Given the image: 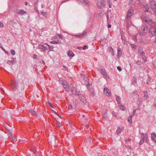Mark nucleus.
Instances as JSON below:
<instances>
[{
  "label": "nucleus",
  "instance_id": "obj_41",
  "mask_svg": "<svg viewBox=\"0 0 156 156\" xmlns=\"http://www.w3.org/2000/svg\"><path fill=\"white\" fill-rule=\"evenodd\" d=\"M56 124L58 126V127L59 128L61 126L60 123L58 121H56Z\"/></svg>",
  "mask_w": 156,
  "mask_h": 156
},
{
  "label": "nucleus",
  "instance_id": "obj_35",
  "mask_svg": "<svg viewBox=\"0 0 156 156\" xmlns=\"http://www.w3.org/2000/svg\"><path fill=\"white\" fill-rule=\"evenodd\" d=\"M95 94H94V92L93 90H92L91 91H90V95L92 97H93L94 96Z\"/></svg>",
  "mask_w": 156,
  "mask_h": 156
},
{
  "label": "nucleus",
  "instance_id": "obj_55",
  "mask_svg": "<svg viewBox=\"0 0 156 156\" xmlns=\"http://www.w3.org/2000/svg\"><path fill=\"white\" fill-rule=\"evenodd\" d=\"M131 139H125V142H128V141H131Z\"/></svg>",
  "mask_w": 156,
  "mask_h": 156
},
{
  "label": "nucleus",
  "instance_id": "obj_52",
  "mask_svg": "<svg viewBox=\"0 0 156 156\" xmlns=\"http://www.w3.org/2000/svg\"><path fill=\"white\" fill-rule=\"evenodd\" d=\"M144 140H141L140 142V144L141 145L144 142Z\"/></svg>",
  "mask_w": 156,
  "mask_h": 156
},
{
  "label": "nucleus",
  "instance_id": "obj_25",
  "mask_svg": "<svg viewBox=\"0 0 156 156\" xmlns=\"http://www.w3.org/2000/svg\"><path fill=\"white\" fill-rule=\"evenodd\" d=\"M118 105L119 108L122 110H124L126 109V107L124 105H121V104Z\"/></svg>",
  "mask_w": 156,
  "mask_h": 156
},
{
  "label": "nucleus",
  "instance_id": "obj_59",
  "mask_svg": "<svg viewBox=\"0 0 156 156\" xmlns=\"http://www.w3.org/2000/svg\"><path fill=\"white\" fill-rule=\"evenodd\" d=\"M134 115V114H133V115H131L129 117L132 119Z\"/></svg>",
  "mask_w": 156,
  "mask_h": 156
},
{
  "label": "nucleus",
  "instance_id": "obj_13",
  "mask_svg": "<svg viewBox=\"0 0 156 156\" xmlns=\"http://www.w3.org/2000/svg\"><path fill=\"white\" fill-rule=\"evenodd\" d=\"M7 133L9 137L11 139L13 140V141H16V139L12 136V133L10 130H8Z\"/></svg>",
  "mask_w": 156,
  "mask_h": 156
},
{
  "label": "nucleus",
  "instance_id": "obj_57",
  "mask_svg": "<svg viewBox=\"0 0 156 156\" xmlns=\"http://www.w3.org/2000/svg\"><path fill=\"white\" fill-rule=\"evenodd\" d=\"M90 86V85H89V83H88V84L87 85V88L89 90H90V89L89 88Z\"/></svg>",
  "mask_w": 156,
  "mask_h": 156
},
{
  "label": "nucleus",
  "instance_id": "obj_15",
  "mask_svg": "<svg viewBox=\"0 0 156 156\" xmlns=\"http://www.w3.org/2000/svg\"><path fill=\"white\" fill-rule=\"evenodd\" d=\"M100 72L104 76L106 79H108L109 77L107 74L106 73L105 69H101Z\"/></svg>",
  "mask_w": 156,
  "mask_h": 156
},
{
  "label": "nucleus",
  "instance_id": "obj_64",
  "mask_svg": "<svg viewBox=\"0 0 156 156\" xmlns=\"http://www.w3.org/2000/svg\"><path fill=\"white\" fill-rule=\"evenodd\" d=\"M153 66L155 68H156V64L155 63H154L153 64Z\"/></svg>",
  "mask_w": 156,
  "mask_h": 156
},
{
  "label": "nucleus",
  "instance_id": "obj_14",
  "mask_svg": "<svg viewBox=\"0 0 156 156\" xmlns=\"http://www.w3.org/2000/svg\"><path fill=\"white\" fill-rule=\"evenodd\" d=\"M79 98L83 103L85 104L86 101V99L83 95L80 94L79 96Z\"/></svg>",
  "mask_w": 156,
  "mask_h": 156
},
{
  "label": "nucleus",
  "instance_id": "obj_2",
  "mask_svg": "<svg viewBox=\"0 0 156 156\" xmlns=\"http://www.w3.org/2000/svg\"><path fill=\"white\" fill-rule=\"evenodd\" d=\"M58 81L59 83L63 85L65 89L66 90L68 89L69 87V85L67 81L65 80L62 78H60L58 80Z\"/></svg>",
  "mask_w": 156,
  "mask_h": 156
},
{
  "label": "nucleus",
  "instance_id": "obj_9",
  "mask_svg": "<svg viewBox=\"0 0 156 156\" xmlns=\"http://www.w3.org/2000/svg\"><path fill=\"white\" fill-rule=\"evenodd\" d=\"M134 12L133 10L132 9H129L128 12L126 15V19H129Z\"/></svg>",
  "mask_w": 156,
  "mask_h": 156
},
{
  "label": "nucleus",
  "instance_id": "obj_8",
  "mask_svg": "<svg viewBox=\"0 0 156 156\" xmlns=\"http://www.w3.org/2000/svg\"><path fill=\"white\" fill-rule=\"evenodd\" d=\"M87 32L86 30L83 31L82 33L78 34H75L73 36L80 38L82 37L83 36H85Z\"/></svg>",
  "mask_w": 156,
  "mask_h": 156
},
{
  "label": "nucleus",
  "instance_id": "obj_50",
  "mask_svg": "<svg viewBox=\"0 0 156 156\" xmlns=\"http://www.w3.org/2000/svg\"><path fill=\"white\" fill-rule=\"evenodd\" d=\"M52 111L55 114L57 115L58 116H59V114L55 110H52Z\"/></svg>",
  "mask_w": 156,
  "mask_h": 156
},
{
  "label": "nucleus",
  "instance_id": "obj_5",
  "mask_svg": "<svg viewBox=\"0 0 156 156\" xmlns=\"http://www.w3.org/2000/svg\"><path fill=\"white\" fill-rule=\"evenodd\" d=\"M47 44L45 43L44 44H39L37 46V48L38 49H41L44 51L48 50Z\"/></svg>",
  "mask_w": 156,
  "mask_h": 156
},
{
  "label": "nucleus",
  "instance_id": "obj_1",
  "mask_svg": "<svg viewBox=\"0 0 156 156\" xmlns=\"http://www.w3.org/2000/svg\"><path fill=\"white\" fill-rule=\"evenodd\" d=\"M148 27L145 25H141L139 28V32L141 35H143L147 33Z\"/></svg>",
  "mask_w": 156,
  "mask_h": 156
},
{
  "label": "nucleus",
  "instance_id": "obj_29",
  "mask_svg": "<svg viewBox=\"0 0 156 156\" xmlns=\"http://www.w3.org/2000/svg\"><path fill=\"white\" fill-rule=\"evenodd\" d=\"M130 45L131 47L132 48L133 50H135L136 49V47L135 45L134 44H130Z\"/></svg>",
  "mask_w": 156,
  "mask_h": 156
},
{
  "label": "nucleus",
  "instance_id": "obj_53",
  "mask_svg": "<svg viewBox=\"0 0 156 156\" xmlns=\"http://www.w3.org/2000/svg\"><path fill=\"white\" fill-rule=\"evenodd\" d=\"M40 62L41 63L43 64L44 65H45V62L43 60H41V61H40Z\"/></svg>",
  "mask_w": 156,
  "mask_h": 156
},
{
  "label": "nucleus",
  "instance_id": "obj_26",
  "mask_svg": "<svg viewBox=\"0 0 156 156\" xmlns=\"http://www.w3.org/2000/svg\"><path fill=\"white\" fill-rule=\"evenodd\" d=\"M47 47L48 48V50H49V52L51 51H53V46H50L47 44Z\"/></svg>",
  "mask_w": 156,
  "mask_h": 156
},
{
  "label": "nucleus",
  "instance_id": "obj_62",
  "mask_svg": "<svg viewBox=\"0 0 156 156\" xmlns=\"http://www.w3.org/2000/svg\"><path fill=\"white\" fill-rule=\"evenodd\" d=\"M136 109H134L133 110V114L134 115L135 113L136 112Z\"/></svg>",
  "mask_w": 156,
  "mask_h": 156
},
{
  "label": "nucleus",
  "instance_id": "obj_18",
  "mask_svg": "<svg viewBox=\"0 0 156 156\" xmlns=\"http://www.w3.org/2000/svg\"><path fill=\"white\" fill-rule=\"evenodd\" d=\"M122 52L121 51V48H118L117 49V56L118 58H120L122 56Z\"/></svg>",
  "mask_w": 156,
  "mask_h": 156
},
{
  "label": "nucleus",
  "instance_id": "obj_45",
  "mask_svg": "<svg viewBox=\"0 0 156 156\" xmlns=\"http://www.w3.org/2000/svg\"><path fill=\"white\" fill-rule=\"evenodd\" d=\"M134 0H129V2L128 4L129 5H130L133 2Z\"/></svg>",
  "mask_w": 156,
  "mask_h": 156
},
{
  "label": "nucleus",
  "instance_id": "obj_46",
  "mask_svg": "<svg viewBox=\"0 0 156 156\" xmlns=\"http://www.w3.org/2000/svg\"><path fill=\"white\" fill-rule=\"evenodd\" d=\"M117 69L118 70H119V71H121L122 70V69L120 66H118L117 67Z\"/></svg>",
  "mask_w": 156,
  "mask_h": 156
},
{
  "label": "nucleus",
  "instance_id": "obj_10",
  "mask_svg": "<svg viewBox=\"0 0 156 156\" xmlns=\"http://www.w3.org/2000/svg\"><path fill=\"white\" fill-rule=\"evenodd\" d=\"M150 5L152 9H154L156 8V3L154 0H150Z\"/></svg>",
  "mask_w": 156,
  "mask_h": 156
},
{
  "label": "nucleus",
  "instance_id": "obj_16",
  "mask_svg": "<svg viewBox=\"0 0 156 156\" xmlns=\"http://www.w3.org/2000/svg\"><path fill=\"white\" fill-rule=\"evenodd\" d=\"M140 55L145 62L146 61L147 58L145 56V53L144 52H142V53L140 54Z\"/></svg>",
  "mask_w": 156,
  "mask_h": 156
},
{
  "label": "nucleus",
  "instance_id": "obj_34",
  "mask_svg": "<svg viewBox=\"0 0 156 156\" xmlns=\"http://www.w3.org/2000/svg\"><path fill=\"white\" fill-rule=\"evenodd\" d=\"M138 52L140 54L142 53V52H144L143 51V49L141 47H139L138 48Z\"/></svg>",
  "mask_w": 156,
  "mask_h": 156
},
{
  "label": "nucleus",
  "instance_id": "obj_39",
  "mask_svg": "<svg viewBox=\"0 0 156 156\" xmlns=\"http://www.w3.org/2000/svg\"><path fill=\"white\" fill-rule=\"evenodd\" d=\"M151 77H149L147 79V84H148L149 83L150 81H151Z\"/></svg>",
  "mask_w": 156,
  "mask_h": 156
},
{
  "label": "nucleus",
  "instance_id": "obj_20",
  "mask_svg": "<svg viewBox=\"0 0 156 156\" xmlns=\"http://www.w3.org/2000/svg\"><path fill=\"white\" fill-rule=\"evenodd\" d=\"M150 8L148 5H145L144 6V10L146 12H148Z\"/></svg>",
  "mask_w": 156,
  "mask_h": 156
},
{
  "label": "nucleus",
  "instance_id": "obj_33",
  "mask_svg": "<svg viewBox=\"0 0 156 156\" xmlns=\"http://www.w3.org/2000/svg\"><path fill=\"white\" fill-rule=\"evenodd\" d=\"M147 91H145L144 92V97L146 98L148 97V95L147 94Z\"/></svg>",
  "mask_w": 156,
  "mask_h": 156
},
{
  "label": "nucleus",
  "instance_id": "obj_56",
  "mask_svg": "<svg viewBox=\"0 0 156 156\" xmlns=\"http://www.w3.org/2000/svg\"><path fill=\"white\" fill-rule=\"evenodd\" d=\"M33 58H37V55H36L35 54H34L33 55Z\"/></svg>",
  "mask_w": 156,
  "mask_h": 156
},
{
  "label": "nucleus",
  "instance_id": "obj_32",
  "mask_svg": "<svg viewBox=\"0 0 156 156\" xmlns=\"http://www.w3.org/2000/svg\"><path fill=\"white\" fill-rule=\"evenodd\" d=\"M143 64V62L140 61H137L136 62V64L139 66H140Z\"/></svg>",
  "mask_w": 156,
  "mask_h": 156
},
{
  "label": "nucleus",
  "instance_id": "obj_11",
  "mask_svg": "<svg viewBox=\"0 0 156 156\" xmlns=\"http://www.w3.org/2000/svg\"><path fill=\"white\" fill-rule=\"evenodd\" d=\"M141 138L142 140L146 142H148L149 140L147 135L146 134H144L143 133H141Z\"/></svg>",
  "mask_w": 156,
  "mask_h": 156
},
{
  "label": "nucleus",
  "instance_id": "obj_43",
  "mask_svg": "<svg viewBox=\"0 0 156 156\" xmlns=\"http://www.w3.org/2000/svg\"><path fill=\"white\" fill-rule=\"evenodd\" d=\"M128 121L129 122V123H132V119L129 118L128 117Z\"/></svg>",
  "mask_w": 156,
  "mask_h": 156
},
{
  "label": "nucleus",
  "instance_id": "obj_21",
  "mask_svg": "<svg viewBox=\"0 0 156 156\" xmlns=\"http://www.w3.org/2000/svg\"><path fill=\"white\" fill-rule=\"evenodd\" d=\"M50 43L53 44H62V42L61 41H59V40L55 41H51L50 42Z\"/></svg>",
  "mask_w": 156,
  "mask_h": 156
},
{
  "label": "nucleus",
  "instance_id": "obj_49",
  "mask_svg": "<svg viewBox=\"0 0 156 156\" xmlns=\"http://www.w3.org/2000/svg\"><path fill=\"white\" fill-rule=\"evenodd\" d=\"M76 89L74 87H73L71 89V92H72L73 93L74 91V90H75Z\"/></svg>",
  "mask_w": 156,
  "mask_h": 156
},
{
  "label": "nucleus",
  "instance_id": "obj_40",
  "mask_svg": "<svg viewBox=\"0 0 156 156\" xmlns=\"http://www.w3.org/2000/svg\"><path fill=\"white\" fill-rule=\"evenodd\" d=\"M12 59H13V60L12 61V62L13 64L16 63V58H12Z\"/></svg>",
  "mask_w": 156,
  "mask_h": 156
},
{
  "label": "nucleus",
  "instance_id": "obj_19",
  "mask_svg": "<svg viewBox=\"0 0 156 156\" xmlns=\"http://www.w3.org/2000/svg\"><path fill=\"white\" fill-rule=\"evenodd\" d=\"M18 86V84L15 82H13L12 84V88L14 90L17 89Z\"/></svg>",
  "mask_w": 156,
  "mask_h": 156
},
{
  "label": "nucleus",
  "instance_id": "obj_28",
  "mask_svg": "<svg viewBox=\"0 0 156 156\" xmlns=\"http://www.w3.org/2000/svg\"><path fill=\"white\" fill-rule=\"evenodd\" d=\"M116 100L118 104H121L120 101L121 99L119 96H117L116 97Z\"/></svg>",
  "mask_w": 156,
  "mask_h": 156
},
{
  "label": "nucleus",
  "instance_id": "obj_48",
  "mask_svg": "<svg viewBox=\"0 0 156 156\" xmlns=\"http://www.w3.org/2000/svg\"><path fill=\"white\" fill-rule=\"evenodd\" d=\"M87 46L86 45H84L83 47L82 48L83 49V50H85L86 49H87Z\"/></svg>",
  "mask_w": 156,
  "mask_h": 156
},
{
  "label": "nucleus",
  "instance_id": "obj_3",
  "mask_svg": "<svg viewBox=\"0 0 156 156\" xmlns=\"http://www.w3.org/2000/svg\"><path fill=\"white\" fill-rule=\"evenodd\" d=\"M143 19L144 22L150 25H152L154 23L152 20L148 16L144 17Z\"/></svg>",
  "mask_w": 156,
  "mask_h": 156
},
{
  "label": "nucleus",
  "instance_id": "obj_27",
  "mask_svg": "<svg viewBox=\"0 0 156 156\" xmlns=\"http://www.w3.org/2000/svg\"><path fill=\"white\" fill-rule=\"evenodd\" d=\"M79 91H78L76 89L75 90H74V91L73 92V94H74L75 95L79 96L80 94L79 93Z\"/></svg>",
  "mask_w": 156,
  "mask_h": 156
},
{
  "label": "nucleus",
  "instance_id": "obj_61",
  "mask_svg": "<svg viewBox=\"0 0 156 156\" xmlns=\"http://www.w3.org/2000/svg\"><path fill=\"white\" fill-rule=\"evenodd\" d=\"M4 52H5V53L6 54H7V55H8L9 54V52H8V51H6V50H5V51H4Z\"/></svg>",
  "mask_w": 156,
  "mask_h": 156
},
{
  "label": "nucleus",
  "instance_id": "obj_54",
  "mask_svg": "<svg viewBox=\"0 0 156 156\" xmlns=\"http://www.w3.org/2000/svg\"><path fill=\"white\" fill-rule=\"evenodd\" d=\"M133 40H136V35H134L133 36Z\"/></svg>",
  "mask_w": 156,
  "mask_h": 156
},
{
  "label": "nucleus",
  "instance_id": "obj_6",
  "mask_svg": "<svg viewBox=\"0 0 156 156\" xmlns=\"http://www.w3.org/2000/svg\"><path fill=\"white\" fill-rule=\"evenodd\" d=\"M97 5L98 8L101 9L103 6L105 5V1L104 0H97Z\"/></svg>",
  "mask_w": 156,
  "mask_h": 156
},
{
  "label": "nucleus",
  "instance_id": "obj_30",
  "mask_svg": "<svg viewBox=\"0 0 156 156\" xmlns=\"http://www.w3.org/2000/svg\"><path fill=\"white\" fill-rule=\"evenodd\" d=\"M122 132L121 129H120L119 127H118L116 130V132L118 134H120Z\"/></svg>",
  "mask_w": 156,
  "mask_h": 156
},
{
  "label": "nucleus",
  "instance_id": "obj_51",
  "mask_svg": "<svg viewBox=\"0 0 156 156\" xmlns=\"http://www.w3.org/2000/svg\"><path fill=\"white\" fill-rule=\"evenodd\" d=\"M72 106L71 105H68V108L69 109H71L72 108Z\"/></svg>",
  "mask_w": 156,
  "mask_h": 156
},
{
  "label": "nucleus",
  "instance_id": "obj_47",
  "mask_svg": "<svg viewBox=\"0 0 156 156\" xmlns=\"http://www.w3.org/2000/svg\"><path fill=\"white\" fill-rule=\"evenodd\" d=\"M4 25L1 22H0V27H3Z\"/></svg>",
  "mask_w": 156,
  "mask_h": 156
},
{
  "label": "nucleus",
  "instance_id": "obj_4",
  "mask_svg": "<svg viewBox=\"0 0 156 156\" xmlns=\"http://www.w3.org/2000/svg\"><path fill=\"white\" fill-rule=\"evenodd\" d=\"M77 2L79 4L84 5H89L90 4V2L88 0H77Z\"/></svg>",
  "mask_w": 156,
  "mask_h": 156
},
{
  "label": "nucleus",
  "instance_id": "obj_23",
  "mask_svg": "<svg viewBox=\"0 0 156 156\" xmlns=\"http://www.w3.org/2000/svg\"><path fill=\"white\" fill-rule=\"evenodd\" d=\"M58 35L59 36V38H61L64 41H66V40L67 39L66 38H65L64 36H62L61 34H58Z\"/></svg>",
  "mask_w": 156,
  "mask_h": 156
},
{
  "label": "nucleus",
  "instance_id": "obj_22",
  "mask_svg": "<svg viewBox=\"0 0 156 156\" xmlns=\"http://www.w3.org/2000/svg\"><path fill=\"white\" fill-rule=\"evenodd\" d=\"M68 55L69 57H73L74 56V53L71 51L69 50L68 52Z\"/></svg>",
  "mask_w": 156,
  "mask_h": 156
},
{
  "label": "nucleus",
  "instance_id": "obj_17",
  "mask_svg": "<svg viewBox=\"0 0 156 156\" xmlns=\"http://www.w3.org/2000/svg\"><path fill=\"white\" fill-rule=\"evenodd\" d=\"M16 13L20 15H22L24 14H26V12L22 9H20L16 11Z\"/></svg>",
  "mask_w": 156,
  "mask_h": 156
},
{
  "label": "nucleus",
  "instance_id": "obj_60",
  "mask_svg": "<svg viewBox=\"0 0 156 156\" xmlns=\"http://www.w3.org/2000/svg\"><path fill=\"white\" fill-rule=\"evenodd\" d=\"M0 48H1L2 49V50L4 51L5 50V49L3 48V47L2 46L0 47Z\"/></svg>",
  "mask_w": 156,
  "mask_h": 156
},
{
  "label": "nucleus",
  "instance_id": "obj_58",
  "mask_svg": "<svg viewBox=\"0 0 156 156\" xmlns=\"http://www.w3.org/2000/svg\"><path fill=\"white\" fill-rule=\"evenodd\" d=\"M63 67L65 68V70H67V71H68V68L67 67H66V66H63Z\"/></svg>",
  "mask_w": 156,
  "mask_h": 156
},
{
  "label": "nucleus",
  "instance_id": "obj_31",
  "mask_svg": "<svg viewBox=\"0 0 156 156\" xmlns=\"http://www.w3.org/2000/svg\"><path fill=\"white\" fill-rule=\"evenodd\" d=\"M30 112H31V114L32 115H36L37 114V113H36V111H34V110H30Z\"/></svg>",
  "mask_w": 156,
  "mask_h": 156
},
{
  "label": "nucleus",
  "instance_id": "obj_12",
  "mask_svg": "<svg viewBox=\"0 0 156 156\" xmlns=\"http://www.w3.org/2000/svg\"><path fill=\"white\" fill-rule=\"evenodd\" d=\"M103 92L105 95L107 96H111V93L110 92L109 90L107 88L105 87L104 88Z\"/></svg>",
  "mask_w": 156,
  "mask_h": 156
},
{
  "label": "nucleus",
  "instance_id": "obj_63",
  "mask_svg": "<svg viewBox=\"0 0 156 156\" xmlns=\"http://www.w3.org/2000/svg\"><path fill=\"white\" fill-rule=\"evenodd\" d=\"M111 27L112 26L111 24H108V27L109 28H111Z\"/></svg>",
  "mask_w": 156,
  "mask_h": 156
},
{
  "label": "nucleus",
  "instance_id": "obj_7",
  "mask_svg": "<svg viewBox=\"0 0 156 156\" xmlns=\"http://www.w3.org/2000/svg\"><path fill=\"white\" fill-rule=\"evenodd\" d=\"M149 32L153 35L156 34V29L154 25H152L149 27Z\"/></svg>",
  "mask_w": 156,
  "mask_h": 156
},
{
  "label": "nucleus",
  "instance_id": "obj_44",
  "mask_svg": "<svg viewBox=\"0 0 156 156\" xmlns=\"http://www.w3.org/2000/svg\"><path fill=\"white\" fill-rule=\"evenodd\" d=\"M102 117L105 119H106L107 117V116L105 113H104L103 114Z\"/></svg>",
  "mask_w": 156,
  "mask_h": 156
},
{
  "label": "nucleus",
  "instance_id": "obj_24",
  "mask_svg": "<svg viewBox=\"0 0 156 156\" xmlns=\"http://www.w3.org/2000/svg\"><path fill=\"white\" fill-rule=\"evenodd\" d=\"M151 138L152 140H155L156 137V134L154 133H152L151 134Z\"/></svg>",
  "mask_w": 156,
  "mask_h": 156
},
{
  "label": "nucleus",
  "instance_id": "obj_42",
  "mask_svg": "<svg viewBox=\"0 0 156 156\" xmlns=\"http://www.w3.org/2000/svg\"><path fill=\"white\" fill-rule=\"evenodd\" d=\"M48 104L52 108H54L53 106L52 105L51 103L49 101H48Z\"/></svg>",
  "mask_w": 156,
  "mask_h": 156
},
{
  "label": "nucleus",
  "instance_id": "obj_37",
  "mask_svg": "<svg viewBox=\"0 0 156 156\" xmlns=\"http://www.w3.org/2000/svg\"><path fill=\"white\" fill-rule=\"evenodd\" d=\"M110 48H111V50H112V51H110V52H111V53H112V55H113V56H114V50H113V49L112 47H110Z\"/></svg>",
  "mask_w": 156,
  "mask_h": 156
},
{
  "label": "nucleus",
  "instance_id": "obj_36",
  "mask_svg": "<svg viewBox=\"0 0 156 156\" xmlns=\"http://www.w3.org/2000/svg\"><path fill=\"white\" fill-rule=\"evenodd\" d=\"M10 52L12 55H15V51H14V50L13 49H12L10 51Z\"/></svg>",
  "mask_w": 156,
  "mask_h": 156
},
{
  "label": "nucleus",
  "instance_id": "obj_38",
  "mask_svg": "<svg viewBox=\"0 0 156 156\" xmlns=\"http://www.w3.org/2000/svg\"><path fill=\"white\" fill-rule=\"evenodd\" d=\"M7 63L9 65H12V64H13L12 62V61L8 60L7 62Z\"/></svg>",
  "mask_w": 156,
  "mask_h": 156
}]
</instances>
